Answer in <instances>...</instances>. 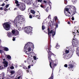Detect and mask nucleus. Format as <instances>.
I'll list each match as a JSON object with an SVG mask.
<instances>
[{
    "instance_id": "35",
    "label": "nucleus",
    "mask_w": 79,
    "mask_h": 79,
    "mask_svg": "<svg viewBox=\"0 0 79 79\" xmlns=\"http://www.w3.org/2000/svg\"><path fill=\"white\" fill-rule=\"evenodd\" d=\"M67 0H64V3H65V4H67Z\"/></svg>"
},
{
    "instance_id": "58",
    "label": "nucleus",
    "mask_w": 79,
    "mask_h": 79,
    "mask_svg": "<svg viewBox=\"0 0 79 79\" xmlns=\"http://www.w3.org/2000/svg\"><path fill=\"white\" fill-rule=\"evenodd\" d=\"M26 71L27 73H29V70H27Z\"/></svg>"
},
{
    "instance_id": "16",
    "label": "nucleus",
    "mask_w": 79,
    "mask_h": 79,
    "mask_svg": "<svg viewBox=\"0 0 79 79\" xmlns=\"http://www.w3.org/2000/svg\"><path fill=\"white\" fill-rule=\"evenodd\" d=\"M53 70H52V75H51L50 77L49 78V79H53Z\"/></svg>"
},
{
    "instance_id": "13",
    "label": "nucleus",
    "mask_w": 79,
    "mask_h": 79,
    "mask_svg": "<svg viewBox=\"0 0 79 79\" xmlns=\"http://www.w3.org/2000/svg\"><path fill=\"white\" fill-rule=\"evenodd\" d=\"M27 61L28 63H33V61H34L32 59H28Z\"/></svg>"
},
{
    "instance_id": "24",
    "label": "nucleus",
    "mask_w": 79,
    "mask_h": 79,
    "mask_svg": "<svg viewBox=\"0 0 79 79\" xmlns=\"http://www.w3.org/2000/svg\"><path fill=\"white\" fill-rule=\"evenodd\" d=\"M16 32V31L15 30H13L11 31V33L13 34H15Z\"/></svg>"
},
{
    "instance_id": "10",
    "label": "nucleus",
    "mask_w": 79,
    "mask_h": 79,
    "mask_svg": "<svg viewBox=\"0 0 79 79\" xmlns=\"http://www.w3.org/2000/svg\"><path fill=\"white\" fill-rule=\"evenodd\" d=\"M3 64H4V67H5V68H6L8 67V62L7 61H4L3 62Z\"/></svg>"
},
{
    "instance_id": "36",
    "label": "nucleus",
    "mask_w": 79,
    "mask_h": 79,
    "mask_svg": "<svg viewBox=\"0 0 79 79\" xmlns=\"http://www.w3.org/2000/svg\"><path fill=\"white\" fill-rule=\"evenodd\" d=\"M10 68L11 69H14V66H12Z\"/></svg>"
},
{
    "instance_id": "6",
    "label": "nucleus",
    "mask_w": 79,
    "mask_h": 79,
    "mask_svg": "<svg viewBox=\"0 0 79 79\" xmlns=\"http://www.w3.org/2000/svg\"><path fill=\"white\" fill-rule=\"evenodd\" d=\"M78 44V41L77 39L76 38H73V40H72V45L73 47H76Z\"/></svg>"
},
{
    "instance_id": "56",
    "label": "nucleus",
    "mask_w": 79,
    "mask_h": 79,
    "mask_svg": "<svg viewBox=\"0 0 79 79\" xmlns=\"http://www.w3.org/2000/svg\"><path fill=\"white\" fill-rule=\"evenodd\" d=\"M23 69H28L27 68H26V67H23Z\"/></svg>"
},
{
    "instance_id": "15",
    "label": "nucleus",
    "mask_w": 79,
    "mask_h": 79,
    "mask_svg": "<svg viewBox=\"0 0 79 79\" xmlns=\"http://www.w3.org/2000/svg\"><path fill=\"white\" fill-rule=\"evenodd\" d=\"M18 1H15V3L17 4L16 5V6H19L20 5V4L18 3Z\"/></svg>"
},
{
    "instance_id": "33",
    "label": "nucleus",
    "mask_w": 79,
    "mask_h": 79,
    "mask_svg": "<svg viewBox=\"0 0 79 79\" xmlns=\"http://www.w3.org/2000/svg\"><path fill=\"white\" fill-rule=\"evenodd\" d=\"M55 26H56V28H58V24L56 23L55 24Z\"/></svg>"
},
{
    "instance_id": "47",
    "label": "nucleus",
    "mask_w": 79,
    "mask_h": 79,
    "mask_svg": "<svg viewBox=\"0 0 79 79\" xmlns=\"http://www.w3.org/2000/svg\"><path fill=\"white\" fill-rule=\"evenodd\" d=\"M51 18V15H49L48 17V19H49V18L50 19Z\"/></svg>"
},
{
    "instance_id": "23",
    "label": "nucleus",
    "mask_w": 79,
    "mask_h": 79,
    "mask_svg": "<svg viewBox=\"0 0 79 79\" xmlns=\"http://www.w3.org/2000/svg\"><path fill=\"white\" fill-rule=\"evenodd\" d=\"M28 55V58H31V57H32V54Z\"/></svg>"
},
{
    "instance_id": "29",
    "label": "nucleus",
    "mask_w": 79,
    "mask_h": 79,
    "mask_svg": "<svg viewBox=\"0 0 79 79\" xmlns=\"http://www.w3.org/2000/svg\"><path fill=\"white\" fill-rule=\"evenodd\" d=\"M65 52L66 53H65L66 54H67L69 53V50H65Z\"/></svg>"
},
{
    "instance_id": "21",
    "label": "nucleus",
    "mask_w": 79,
    "mask_h": 79,
    "mask_svg": "<svg viewBox=\"0 0 79 79\" xmlns=\"http://www.w3.org/2000/svg\"><path fill=\"white\" fill-rule=\"evenodd\" d=\"M15 35H17L19 34V31H18V30H16L15 31Z\"/></svg>"
},
{
    "instance_id": "52",
    "label": "nucleus",
    "mask_w": 79,
    "mask_h": 79,
    "mask_svg": "<svg viewBox=\"0 0 79 79\" xmlns=\"http://www.w3.org/2000/svg\"><path fill=\"white\" fill-rule=\"evenodd\" d=\"M67 23L68 24H71V22L70 21H69L67 22Z\"/></svg>"
},
{
    "instance_id": "14",
    "label": "nucleus",
    "mask_w": 79,
    "mask_h": 79,
    "mask_svg": "<svg viewBox=\"0 0 79 79\" xmlns=\"http://www.w3.org/2000/svg\"><path fill=\"white\" fill-rule=\"evenodd\" d=\"M69 12V8H65L64 10V13Z\"/></svg>"
},
{
    "instance_id": "59",
    "label": "nucleus",
    "mask_w": 79,
    "mask_h": 79,
    "mask_svg": "<svg viewBox=\"0 0 79 79\" xmlns=\"http://www.w3.org/2000/svg\"><path fill=\"white\" fill-rule=\"evenodd\" d=\"M57 19H58V18H57V17H55V21H56Z\"/></svg>"
},
{
    "instance_id": "12",
    "label": "nucleus",
    "mask_w": 79,
    "mask_h": 79,
    "mask_svg": "<svg viewBox=\"0 0 79 79\" xmlns=\"http://www.w3.org/2000/svg\"><path fill=\"white\" fill-rule=\"evenodd\" d=\"M64 13L65 14V15L67 16H68L69 17H71V16H70V14H69V11L64 12Z\"/></svg>"
},
{
    "instance_id": "25",
    "label": "nucleus",
    "mask_w": 79,
    "mask_h": 79,
    "mask_svg": "<svg viewBox=\"0 0 79 79\" xmlns=\"http://www.w3.org/2000/svg\"><path fill=\"white\" fill-rule=\"evenodd\" d=\"M40 6L41 7V8H44V9H45V7L43 6L42 5H40Z\"/></svg>"
},
{
    "instance_id": "38",
    "label": "nucleus",
    "mask_w": 79,
    "mask_h": 79,
    "mask_svg": "<svg viewBox=\"0 0 79 79\" xmlns=\"http://www.w3.org/2000/svg\"><path fill=\"white\" fill-rule=\"evenodd\" d=\"M33 58H34V60H36L37 59L36 56H33Z\"/></svg>"
},
{
    "instance_id": "39",
    "label": "nucleus",
    "mask_w": 79,
    "mask_h": 79,
    "mask_svg": "<svg viewBox=\"0 0 79 79\" xmlns=\"http://www.w3.org/2000/svg\"><path fill=\"white\" fill-rule=\"evenodd\" d=\"M3 52V50L0 49V53H2Z\"/></svg>"
},
{
    "instance_id": "42",
    "label": "nucleus",
    "mask_w": 79,
    "mask_h": 79,
    "mask_svg": "<svg viewBox=\"0 0 79 79\" xmlns=\"http://www.w3.org/2000/svg\"><path fill=\"white\" fill-rule=\"evenodd\" d=\"M3 69V67L2 66H0V69L1 70Z\"/></svg>"
},
{
    "instance_id": "64",
    "label": "nucleus",
    "mask_w": 79,
    "mask_h": 79,
    "mask_svg": "<svg viewBox=\"0 0 79 79\" xmlns=\"http://www.w3.org/2000/svg\"><path fill=\"white\" fill-rule=\"evenodd\" d=\"M3 60L4 61H6V60H5V59H3Z\"/></svg>"
},
{
    "instance_id": "62",
    "label": "nucleus",
    "mask_w": 79,
    "mask_h": 79,
    "mask_svg": "<svg viewBox=\"0 0 79 79\" xmlns=\"http://www.w3.org/2000/svg\"><path fill=\"white\" fill-rule=\"evenodd\" d=\"M46 11H47V12H48V10H47V8H46Z\"/></svg>"
},
{
    "instance_id": "17",
    "label": "nucleus",
    "mask_w": 79,
    "mask_h": 79,
    "mask_svg": "<svg viewBox=\"0 0 79 79\" xmlns=\"http://www.w3.org/2000/svg\"><path fill=\"white\" fill-rule=\"evenodd\" d=\"M74 6H70V10H73V9H74Z\"/></svg>"
},
{
    "instance_id": "37",
    "label": "nucleus",
    "mask_w": 79,
    "mask_h": 79,
    "mask_svg": "<svg viewBox=\"0 0 79 79\" xmlns=\"http://www.w3.org/2000/svg\"><path fill=\"white\" fill-rule=\"evenodd\" d=\"M56 47V48H57V47H60V45H58V44H57Z\"/></svg>"
},
{
    "instance_id": "50",
    "label": "nucleus",
    "mask_w": 79,
    "mask_h": 79,
    "mask_svg": "<svg viewBox=\"0 0 79 79\" xmlns=\"http://www.w3.org/2000/svg\"><path fill=\"white\" fill-rule=\"evenodd\" d=\"M71 19L72 20V21H74V18L73 17H72L71 18Z\"/></svg>"
},
{
    "instance_id": "48",
    "label": "nucleus",
    "mask_w": 79,
    "mask_h": 79,
    "mask_svg": "<svg viewBox=\"0 0 79 79\" xmlns=\"http://www.w3.org/2000/svg\"><path fill=\"white\" fill-rule=\"evenodd\" d=\"M42 0H38V2H42Z\"/></svg>"
},
{
    "instance_id": "63",
    "label": "nucleus",
    "mask_w": 79,
    "mask_h": 79,
    "mask_svg": "<svg viewBox=\"0 0 79 79\" xmlns=\"http://www.w3.org/2000/svg\"><path fill=\"white\" fill-rule=\"evenodd\" d=\"M17 10V8H16L14 9V10Z\"/></svg>"
},
{
    "instance_id": "4",
    "label": "nucleus",
    "mask_w": 79,
    "mask_h": 79,
    "mask_svg": "<svg viewBox=\"0 0 79 79\" xmlns=\"http://www.w3.org/2000/svg\"><path fill=\"white\" fill-rule=\"evenodd\" d=\"M3 26L4 29L6 31H9L11 27V23L8 22H6L3 24Z\"/></svg>"
},
{
    "instance_id": "30",
    "label": "nucleus",
    "mask_w": 79,
    "mask_h": 79,
    "mask_svg": "<svg viewBox=\"0 0 79 79\" xmlns=\"http://www.w3.org/2000/svg\"><path fill=\"white\" fill-rule=\"evenodd\" d=\"M66 53H64L63 54V58H65L66 57Z\"/></svg>"
},
{
    "instance_id": "44",
    "label": "nucleus",
    "mask_w": 79,
    "mask_h": 79,
    "mask_svg": "<svg viewBox=\"0 0 79 79\" xmlns=\"http://www.w3.org/2000/svg\"><path fill=\"white\" fill-rule=\"evenodd\" d=\"M5 3H3L1 5V6H5Z\"/></svg>"
},
{
    "instance_id": "49",
    "label": "nucleus",
    "mask_w": 79,
    "mask_h": 79,
    "mask_svg": "<svg viewBox=\"0 0 79 79\" xmlns=\"http://www.w3.org/2000/svg\"><path fill=\"white\" fill-rule=\"evenodd\" d=\"M18 30L19 31H20L21 30V28L20 27H19V28L18 29Z\"/></svg>"
},
{
    "instance_id": "55",
    "label": "nucleus",
    "mask_w": 79,
    "mask_h": 79,
    "mask_svg": "<svg viewBox=\"0 0 79 79\" xmlns=\"http://www.w3.org/2000/svg\"><path fill=\"white\" fill-rule=\"evenodd\" d=\"M43 2H44V3H47V1H43Z\"/></svg>"
},
{
    "instance_id": "41",
    "label": "nucleus",
    "mask_w": 79,
    "mask_h": 79,
    "mask_svg": "<svg viewBox=\"0 0 79 79\" xmlns=\"http://www.w3.org/2000/svg\"><path fill=\"white\" fill-rule=\"evenodd\" d=\"M29 18L31 19V18H32V15H29Z\"/></svg>"
},
{
    "instance_id": "53",
    "label": "nucleus",
    "mask_w": 79,
    "mask_h": 79,
    "mask_svg": "<svg viewBox=\"0 0 79 79\" xmlns=\"http://www.w3.org/2000/svg\"><path fill=\"white\" fill-rule=\"evenodd\" d=\"M28 69H30L31 68V65H28Z\"/></svg>"
},
{
    "instance_id": "43",
    "label": "nucleus",
    "mask_w": 79,
    "mask_h": 79,
    "mask_svg": "<svg viewBox=\"0 0 79 79\" xmlns=\"http://www.w3.org/2000/svg\"><path fill=\"white\" fill-rule=\"evenodd\" d=\"M27 1V4H30L31 3V1Z\"/></svg>"
},
{
    "instance_id": "22",
    "label": "nucleus",
    "mask_w": 79,
    "mask_h": 79,
    "mask_svg": "<svg viewBox=\"0 0 79 79\" xmlns=\"http://www.w3.org/2000/svg\"><path fill=\"white\" fill-rule=\"evenodd\" d=\"M42 24L43 25V23ZM42 30H43L44 31V29H45V27L44 25H42Z\"/></svg>"
},
{
    "instance_id": "11",
    "label": "nucleus",
    "mask_w": 79,
    "mask_h": 79,
    "mask_svg": "<svg viewBox=\"0 0 79 79\" xmlns=\"http://www.w3.org/2000/svg\"><path fill=\"white\" fill-rule=\"evenodd\" d=\"M75 13L74 12L73 10H70V11H69V13L70 15V17L73 16L75 14Z\"/></svg>"
},
{
    "instance_id": "51",
    "label": "nucleus",
    "mask_w": 79,
    "mask_h": 79,
    "mask_svg": "<svg viewBox=\"0 0 79 79\" xmlns=\"http://www.w3.org/2000/svg\"><path fill=\"white\" fill-rule=\"evenodd\" d=\"M2 74L3 75L2 77H4L5 76V73H2Z\"/></svg>"
},
{
    "instance_id": "7",
    "label": "nucleus",
    "mask_w": 79,
    "mask_h": 79,
    "mask_svg": "<svg viewBox=\"0 0 79 79\" xmlns=\"http://www.w3.org/2000/svg\"><path fill=\"white\" fill-rule=\"evenodd\" d=\"M48 37H50V36H51V34H52V36H54V35H55V32L53 31V30H52L50 31V28L49 27L48 28Z\"/></svg>"
},
{
    "instance_id": "60",
    "label": "nucleus",
    "mask_w": 79,
    "mask_h": 79,
    "mask_svg": "<svg viewBox=\"0 0 79 79\" xmlns=\"http://www.w3.org/2000/svg\"><path fill=\"white\" fill-rule=\"evenodd\" d=\"M33 65H34V64H31V66H33Z\"/></svg>"
},
{
    "instance_id": "32",
    "label": "nucleus",
    "mask_w": 79,
    "mask_h": 79,
    "mask_svg": "<svg viewBox=\"0 0 79 79\" xmlns=\"http://www.w3.org/2000/svg\"><path fill=\"white\" fill-rule=\"evenodd\" d=\"M13 39H12V40L13 41H15V39H16V38L15 37L13 36Z\"/></svg>"
},
{
    "instance_id": "40",
    "label": "nucleus",
    "mask_w": 79,
    "mask_h": 79,
    "mask_svg": "<svg viewBox=\"0 0 79 79\" xmlns=\"http://www.w3.org/2000/svg\"><path fill=\"white\" fill-rule=\"evenodd\" d=\"M64 67H65V68H68V64H65L64 65Z\"/></svg>"
},
{
    "instance_id": "5",
    "label": "nucleus",
    "mask_w": 79,
    "mask_h": 79,
    "mask_svg": "<svg viewBox=\"0 0 79 79\" xmlns=\"http://www.w3.org/2000/svg\"><path fill=\"white\" fill-rule=\"evenodd\" d=\"M32 31V27H26L24 28V32L26 33H30Z\"/></svg>"
},
{
    "instance_id": "61",
    "label": "nucleus",
    "mask_w": 79,
    "mask_h": 79,
    "mask_svg": "<svg viewBox=\"0 0 79 79\" xmlns=\"http://www.w3.org/2000/svg\"><path fill=\"white\" fill-rule=\"evenodd\" d=\"M7 10H8V9H4V11H7Z\"/></svg>"
},
{
    "instance_id": "20",
    "label": "nucleus",
    "mask_w": 79,
    "mask_h": 79,
    "mask_svg": "<svg viewBox=\"0 0 79 79\" xmlns=\"http://www.w3.org/2000/svg\"><path fill=\"white\" fill-rule=\"evenodd\" d=\"M7 35L9 37H11V32H8Z\"/></svg>"
},
{
    "instance_id": "28",
    "label": "nucleus",
    "mask_w": 79,
    "mask_h": 79,
    "mask_svg": "<svg viewBox=\"0 0 79 79\" xmlns=\"http://www.w3.org/2000/svg\"><path fill=\"white\" fill-rule=\"evenodd\" d=\"M47 3H48L49 6H50L51 5H52V2H51L49 1L48 2H47Z\"/></svg>"
},
{
    "instance_id": "18",
    "label": "nucleus",
    "mask_w": 79,
    "mask_h": 79,
    "mask_svg": "<svg viewBox=\"0 0 79 79\" xmlns=\"http://www.w3.org/2000/svg\"><path fill=\"white\" fill-rule=\"evenodd\" d=\"M4 51H6V52H7L8 51H9V49L8 48L5 47L4 48Z\"/></svg>"
},
{
    "instance_id": "46",
    "label": "nucleus",
    "mask_w": 79,
    "mask_h": 79,
    "mask_svg": "<svg viewBox=\"0 0 79 79\" xmlns=\"http://www.w3.org/2000/svg\"><path fill=\"white\" fill-rule=\"evenodd\" d=\"M76 54L77 55V56H79V52H77L76 53Z\"/></svg>"
},
{
    "instance_id": "3",
    "label": "nucleus",
    "mask_w": 79,
    "mask_h": 79,
    "mask_svg": "<svg viewBox=\"0 0 79 79\" xmlns=\"http://www.w3.org/2000/svg\"><path fill=\"white\" fill-rule=\"evenodd\" d=\"M23 21L24 18L22 16L18 15L16 17L13 22L15 26L18 27L19 26V24H21V23L23 22Z\"/></svg>"
},
{
    "instance_id": "31",
    "label": "nucleus",
    "mask_w": 79,
    "mask_h": 79,
    "mask_svg": "<svg viewBox=\"0 0 79 79\" xmlns=\"http://www.w3.org/2000/svg\"><path fill=\"white\" fill-rule=\"evenodd\" d=\"M10 73H11V74H14V73H15V71H11Z\"/></svg>"
},
{
    "instance_id": "8",
    "label": "nucleus",
    "mask_w": 79,
    "mask_h": 79,
    "mask_svg": "<svg viewBox=\"0 0 79 79\" xmlns=\"http://www.w3.org/2000/svg\"><path fill=\"white\" fill-rule=\"evenodd\" d=\"M19 9H20L22 11H24L26 9V6L23 4L20 3L19 6H18Z\"/></svg>"
},
{
    "instance_id": "54",
    "label": "nucleus",
    "mask_w": 79,
    "mask_h": 79,
    "mask_svg": "<svg viewBox=\"0 0 79 79\" xmlns=\"http://www.w3.org/2000/svg\"><path fill=\"white\" fill-rule=\"evenodd\" d=\"M3 8L2 7L0 8V10H2Z\"/></svg>"
},
{
    "instance_id": "45",
    "label": "nucleus",
    "mask_w": 79,
    "mask_h": 79,
    "mask_svg": "<svg viewBox=\"0 0 79 79\" xmlns=\"http://www.w3.org/2000/svg\"><path fill=\"white\" fill-rule=\"evenodd\" d=\"M9 6V4L7 5L6 6V8H8V7Z\"/></svg>"
},
{
    "instance_id": "57",
    "label": "nucleus",
    "mask_w": 79,
    "mask_h": 79,
    "mask_svg": "<svg viewBox=\"0 0 79 79\" xmlns=\"http://www.w3.org/2000/svg\"><path fill=\"white\" fill-rule=\"evenodd\" d=\"M20 78H21V76L18 77L17 79H19Z\"/></svg>"
},
{
    "instance_id": "27",
    "label": "nucleus",
    "mask_w": 79,
    "mask_h": 79,
    "mask_svg": "<svg viewBox=\"0 0 79 79\" xmlns=\"http://www.w3.org/2000/svg\"><path fill=\"white\" fill-rule=\"evenodd\" d=\"M73 11L75 13H76V7L75 6H74V8L73 9Z\"/></svg>"
},
{
    "instance_id": "19",
    "label": "nucleus",
    "mask_w": 79,
    "mask_h": 79,
    "mask_svg": "<svg viewBox=\"0 0 79 79\" xmlns=\"http://www.w3.org/2000/svg\"><path fill=\"white\" fill-rule=\"evenodd\" d=\"M30 12L31 13H32V14H33V15H34L35 13V12L33 10H30Z\"/></svg>"
},
{
    "instance_id": "34",
    "label": "nucleus",
    "mask_w": 79,
    "mask_h": 79,
    "mask_svg": "<svg viewBox=\"0 0 79 79\" xmlns=\"http://www.w3.org/2000/svg\"><path fill=\"white\" fill-rule=\"evenodd\" d=\"M72 2L73 3H76L77 2V0H72Z\"/></svg>"
},
{
    "instance_id": "1",
    "label": "nucleus",
    "mask_w": 79,
    "mask_h": 79,
    "mask_svg": "<svg viewBox=\"0 0 79 79\" xmlns=\"http://www.w3.org/2000/svg\"><path fill=\"white\" fill-rule=\"evenodd\" d=\"M51 47H52L51 45H49L48 46V48H45V49L47 50L48 53V58L50 63V67L53 71V69H55V67L56 66L57 64H54V61L52 60V58H51L52 55H53L54 56H56V55L52 52L51 51Z\"/></svg>"
},
{
    "instance_id": "26",
    "label": "nucleus",
    "mask_w": 79,
    "mask_h": 79,
    "mask_svg": "<svg viewBox=\"0 0 79 79\" xmlns=\"http://www.w3.org/2000/svg\"><path fill=\"white\" fill-rule=\"evenodd\" d=\"M7 58H8V59H11V56L9 55L7 56Z\"/></svg>"
},
{
    "instance_id": "9",
    "label": "nucleus",
    "mask_w": 79,
    "mask_h": 79,
    "mask_svg": "<svg viewBox=\"0 0 79 79\" xmlns=\"http://www.w3.org/2000/svg\"><path fill=\"white\" fill-rule=\"evenodd\" d=\"M74 66V65L72 64H69L68 65V69L70 71H73V68Z\"/></svg>"
},
{
    "instance_id": "2",
    "label": "nucleus",
    "mask_w": 79,
    "mask_h": 79,
    "mask_svg": "<svg viewBox=\"0 0 79 79\" xmlns=\"http://www.w3.org/2000/svg\"><path fill=\"white\" fill-rule=\"evenodd\" d=\"M34 48V44L32 43H28L24 47V50L25 53L27 55H32V53L31 51H32Z\"/></svg>"
}]
</instances>
